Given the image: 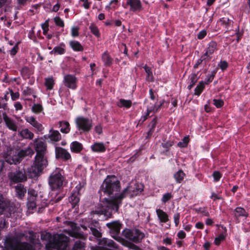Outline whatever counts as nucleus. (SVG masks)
Listing matches in <instances>:
<instances>
[{"label": "nucleus", "mask_w": 250, "mask_h": 250, "mask_svg": "<svg viewBox=\"0 0 250 250\" xmlns=\"http://www.w3.org/2000/svg\"><path fill=\"white\" fill-rule=\"evenodd\" d=\"M62 171L60 168H56L50 176L49 184L52 189H59L62 186L64 177Z\"/></svg>", "instance_id": "0eeeda50"}, {"label": "nucleus", "mask_w": 250, "mask_h": 250, "mask_svg": "<svg viewBox=\"0 0 250 250\" xmlns=\"http://www.w3.org/2000/svg\"><path fill=\"white\" fill-rule=\"evenodd\" d=\"M3 119L7 126L8 128L13 131H16L17 129V125L15 122L9 118L5 115H3Z\"/></svg>", "instance_id": "aec40b11"}, {"label": "nucleus", "mask_w": 250, "mask_h": 250, "mask_svg": "<svg viewBox=\"0 0 250 250\" xmlns=\"http://www.w3.org/2000/svg\"><path fill=\"white\" fill-rule=\"evenodd\" d=\"M75 123L78 129L81 131H89L92 126V121L82 116L77 117L75 120Z\"/></svg>", "instance_id": "6e6552de"}, {"label": "nucleus", "mask_w": 250, "mask_h": 250, "mask_svg": "<svg viewBox=\"0 0 250 250\" xmlns=\"http://www.w3.org/2000/svg\"><path fill=\"white\" fill-rule=\"evenodd\" d=\"M144 190V185L141 183H132L123 190L120 193V199H124L127 195L131 197L137 196Z\"/></svg>", "instance_id": "423d86ee"}, {"label": "nucleus", "mask_w": 250, "mask_h": 250, "mask_svg": "<svg viewBox=\"0 0 250 250\" xmlns=\"http://www.w3.org/2000/svg\"><path fill=\"white\" fill-rule=\"evenodd\" d=\"M43 138L45 139H49L52 142H57L61 139V135L58 130L51 129L48 134L44 135Z\"/></svg>", "instance_id": "2eb2a0df"}, {"label": "nucleus", "mask_w": 250, "mask_h": 250, "mask_svg": "<svg viewBox=\"0 0 250 250\" xmlns=\"http://www.w3.org/2000/svg\"><path fill=\"white\" fill-rule=\"evenodd\" d=\"M156 212L160 222L166 223L168 221V215L163 210L156 209Z\"/></svg>", "instance_id": "4be33fe9"}, {"label": "nucleus", "mask_w": 250, "mask_h": 250, "mask_svg": "<svg viewBox=\"0 0 250 250\" xmlns=\"http://www.w3.org/2000/svg\"><path fill=\"white\" fill-rule=\"evenodd\" d=\"M219 22L226 28H228L229 26L232 24V21L228 18L224 17L219 20Z\"/></svg>", "instance_id": "72a5a7b5"}, {"label": "nucleus", "mask_w": 250, "mask_h": 250, "mask_svg": "<svg viewBox=\"0 0 250 250\" xmlns=\"http://www.w3.org/2000/svg\"><path fill=\"white\" fill-rule=\"evenodd\" d=\"M102 60L106 65H109L112 62V59L106 52H104L103 54Z\"/></svg>", "instance_id": "f704fd0d"}, {"label": "nucleus", "mask_w": 250, "mask_h": 250, "mask_svg": "<svg viewBox=\"0 0 250 250\" xmlns=\"http://www.w3.org/2000/svg\"><path fill=\"white\" fill-rule=\"evenodd\" d=\"M16 191L20 198H21L23 197L26 192V189L23 188V186L21 184H18L16 187Z\"/></svg>", "instance_id": "cd10ccee"}, {"label": "nucleus", "mask_w": 250, "mask_h": 250, "mask_svg": "<svg viewBox=\"0 0 250 250\" xmlns=\"http://www.w3.org/2000/svg\"><path fill=\"white\" fill-rule=\"evenodd\" d=\"M164 102V101H163L162 103H161L160 104L158 105L157 107L155 105H152L148 107L147 109V112L146 114L145 115H143L142 117L139 121V122H141V123H143L147 118V117L149 116L151 112H155L158 111Z\"/></svg>", "instance_id": "6ab92c4d"}, {"label": "nucleus", "mask_w": 250, "mask_h": 250, "mask_svg": "<svg viewBox=\"0 0 250 250\" xmlns=\"http://www.w3.org/2000/svg\"><path fill=\"white\" fill-rule=\"evenodd\" d=\"M42 27L43 30V34L45 35L47 34L48 30V20L45 21V22L42 25Z\"/></svg>", "instance_id": "3c124183"}, {"label": "nucleus", "mask_w": 250, "mask_h": 250, "mask_svg": "<svg viewBox=\"0 0 250 250\" xmlns=\"http://www.w3.org/2000/svg\"><path fill=\"white\" fill-rule=\"evenodd\" d=\"M144 68L147 74L146 77V80L148 81H152L153 80V76L151 71V68L146 65L144 66Z\"/></svg>", "instance_id": "2f4dec72"}, {"label": "nucleus", "mask_w": 250, "mask_h": 250, "mask_svg": "<svg viewBox=\"0 0 250 250\" xmlns=\"http://www.w3.org/2000/svg\"><path fill=\"white\" fill-rule=\"evenodd\" d=\"M47 164V160L45 155L36 154L35 161L29 169V172L33 174L32 176H36L46 167Z\"/></svg>", "instance_id": "20e7f679"}, {"label": "nucleus", "mask_w": 250, "mask_h": 250, "mask_svg": "<svg viewBox=\"0 0 250 250\" xmlns=\"http://www.w3.org/2000/svg\"><path fill=\"white\" fill-rule=\"evenodd\" d=\"M35 200L36 199L28 198V202L27 203V207L28 209H33L36 208L37 203L35 201Z\"/></svg>", "instance_id": "79ce46f5"}, {"label": "nucleus", "mask_w": 250, "mask_h": 250, "mask_svg": "<svg viewBox=\"0 0 250 250\" xmlns=\"http://www.w3.org/2000/svg\"><path fill=\"white\" fill-rule=\"evenodd\" d=\"M63 83L64 85L69 88L75 89L77 87V79L73 75H65L64 77Z\"/></svg>", "instance_id": "f8f14e48"}, {"label": "nucleus", "mask_w": 250, "mask_h": 250, "mask_svg": "<svg viewBox=\"0 0 250 250\" xmlns=\"http://www.w3.org/2000/svg\"><path fill=\"white\" fill-rule=\"evenodd\" d=\"M126 3L125 7L127 6L130 7V11L135 12L140 11L141 9V2L140 0H124Z\"/></svg>", "instance_id": "ddd939ff"}, {"label": "nucleus", "mask_w": 250, "mask_h": 250, "mask_svg": "<svg viewBox=\"0 0 250 250\" xmlns=\"http://www.w3.org/2000/svg\"><path fill=\"white\" fill-rule=\"evenodd\" d=\"M25 119L27 122L32 125L38 132H42L44 129L42 125L39 123L35 118L33 116H25Z\"/></svg>", "instance_id": "dca6fc26"}, {"label": "nucleus", "mask_w": 250, "mask_h": 250, "mask_svg": "<svg viewBox=\"0 0 250 250\" xmlns=\"http://www.w3.org/2000/svg\"><path fill=\"white\" fill-rule=\"evenodd\" d=\"M7 250H35L34 247L26 243L19 242L17 239L7 238L4 243Z\"/></svg>", "instance_id": "7ed1b4c3"}, {"label": "nucleus", "mask_w": 250, "mask_h": 250, "mask_svg": "<svg viewBox=\"0 0 250 250\" xmlns=\"http://www.w3.org/2000/svg\"><path fill=\"white\" fill-rule=\"evenodd\" d=\"M82 2V5L85 9H88L90 7V3L88 2V0H80Z\"/></svg>", "instance_id": "680f3d73"}, {"label": "nucleus", "mask_w": 250, "mask_h": 250, "mask_svg": "<svg viewBox=\"0 0 250 250\" xmlns=\"http://www.w3.org/2000/svg\"><path fill=\"white\" fill-rule=\"evenodd\" d=\"M21 137L25 139H32L34 137V134L28 129H22L20 133Z\"/></svg>", "instance_id": "bb28decb"}, {"label": "nucleus", "mask_w": 250, "mask_h": 250, "mask_svg": "<svg viewBox=\"0 0 250 250\" xmlns=\"http://www.w3.org/2000/svg\"><path fill=\"white\" fill-rule=\"evenodd\" d=\"M34 146L37 152L36 154L45 155L46 150L45 143L41 139H36L34 141Z\"/></svg>", "instance_id": "9b49d317"}, {"label": "nucleus", "mask_w": 250, "mask_h": 250, "mask_svg": "<svg viewBox=\"0 0 250 250\" xmlns=\"http://www.w3.org/2000/svg\"><path fill=\"white\" fill-rule=\"evenodd\" d=\"M97 250H114L117 248V245L112 240L103 238L99 243Z\"/></svg>", "instance_id": "9d476101"}, {"label": "nucleus", "mask_w": 250, "mask_h": 250, "mask_svg": "<svg viewBox=\"0 0 250 250\" xmlns=\"http://www.w3.org/2000/svg\"><path fill=\"white\" fill-rule=\"evenodd\" d=\"M29 198L32 199H36L37 196V193L35 190L33 189H30L28 190Z\"/></svg>", "instance_id": "864d4df0"}, {"label": "nucleus", "mask_w": 250, "mask_h": 250, "mask_svg": "<svg viewBox=\"0 0 250 250\" xmlns=\"http://www.w3.org/2000/svg\"><path fill=\"white\" fill-rule=\"evenodd\" d=\"M178 237L180 239H183L186 237V233L183 230H180L177 234Z\"/></svg>", "instance_id": "0e129e2a"}, {"label": "nucleus", "mask_w": 250, "mask_h": 250, "mask_svg": "<svg viewBox=\"0 0 250 250\" xmlns=\"http://www.w3.org/2000/svg\"><path fill=\"white\" fill-rule=\"evenodd\" d=\"M226 237L223 233L220 234L217 237H216L214 240V243L216 245H219L220 243L223 241Z\"/></svg>", "instance_id": "c03bdc74"}, {"label": "nucleus", "mask_w": 250, "mask_h": 250, "mask_svg": "<svg viewBox=\"0 0 250 250\" xmlns=\"http://www.w3.org/2000/svg\"><path fill=\"white\" fill-rule=\"evenodd\" d=\"M79 27L77 26H72L71 29V35L73 37H76L79 35Z\"/></svg>", "instance_id": "37998d69"}, {"label": "nucleus", "mask_w": 250, "mask_h": 250, "mask_svg": "<svg viewBox=\"0 0 250 250\" xmlns=\"http://www.w3.org/2000/svg\"><path fill=\"white\" fill-rule=\"evenodd\" d=\"M207 35V31L205 30H201L197 35V38L199 40L203 39Z\"/></svg>", "instance_id": "13d9d810"}, {"label": "nucleus", "mask_w": 250, "mask_h": 250, "mask_svg": "<svg viewBox=\"0 0 250 250\" xmlns=\"http://www.w3.org/2000/svg\"><path fill=\"white\" fill-rule=\"evenodd\" d=\"M191 82L192 84L188 86L189 89H190L191 87L197 81L196 75L195 74H193L191 75L190 78Z\"/></svg>", "instance_id": "052dcab7"}, {"label": "nucleus", "mask_w": 250, "mask_h": 250, "mask_svg": "<svg viewBox=\"0 0 250 250\" xmlns=\"http://www.w3.org/2000/svg\"><path fill=\"white\" fill-rule=\"evenodd\" d=\"M118 105L119 107H125L129 108L131 105V102L130 100H125L124 99H120L118 103Z\"/></svg>", "instance_id": "473e14b6"}, {"label": "nucleus", "mask_w": 250, "mask_h": 250, "mask_svg": "<svg viewBox=\"0 0 250 250\" xmlns=\"http://www.w3.org/2000/svg\"><path fill=\"white\" fill-rule=\"evenodd\" d=\"M11 99L14 101L17 100L19 97V93L18 92L14 93L12 90H10Z\"/></svg>", "instance_id": "e2e57ef3"}, {"label": "nucleus", "mask_w": 250, "mask_h": 250, "mask_svg": "<svg viewBox=\"0 0 250 250\" xmlns=\"http://www.w3.org/2000/svg\"><path fill=\"white\" fill-rule=\"evenodd\" d=\"M185 176V174L184 172L182 170H180L174 174V177L177 182L181 183L184 180Z\"/></svg>", "instance_id": "c85d7f7f"}, {"label": "nucleus", "mask_w": 250, "mask_h": 250, "mask_svg": "<svg viewBox=\"0 0 250 250\" xmlns=\"http://www.w3.org/2000/svg\"><path fill=\"white\" fill-rule=\"evenodd\" d=\"M91 149L93 151L96 152H103L105 150V146L102 143H95L91 146Z\"/></svg>", "instance_id": "5701e85b"}, {"label": "nucleus", "mask_w": 250, "mask_h": 250, "mask_svg": "<svg viewBox=\"0 0 250 250\" xmlns=\"http://www.w3.org/2000/svg\"><path fill=\"white\" fill-rule=\"evenodd\" d=\"M172 198V195L170 193H167L165 194L161 200L163 203H166L167 201L170 200Z\"/></svg>", "instance_id": "603ef678"}, {"label": "nucleus", "mask_w": 250, "mask_h": 250, "mask_svg": "<svg viewBox=\"0 0 250 250\" xmlns=\"http://www.w3.org/2000/svg\"><path fill=\"white\" fill-rule=\"evenodd\" d=\"M71 226L72 228V230L69 231V234L73 237H79L80 234L78 233L77 232L76 227L75 226V225L74 224H72Z\"/></svg>", "instance_id": "a19ab883"}, {"label": "nucleus", "mask_w": 250, "mask_h": 250, "mask_svg": "<svg viewBox=\"0 0 250 250\" xmlns=\"http://www.w3.org/2000/svg\"><path fill=\"white\" fill-rule=\"evenodd\" d=\"M189 142V139L188 137H185L182 140V142H180L178 144V146L181 147H186Z\"/></svg>", "instance_id": "a18cd8bd"}, {"label": "nucleus", "mask_w": 250, "mask_h": 250, "mask_svg": "<svg viewBox=\"0 0 250 250\" xmlns=\"http://www.w3.org/2000/svg\"><path fill=\"white\" fill-rule=\"evenodd\" d=\"M54 22L55 24L58 25L60 26L61 27H63L64 26V22L59 17H56L54 19Z\"/></svg>", "instance_id": "de8ad7c7"}, {"label": "nucleus", "mask_w": 250, "mask_h": 250, "mask_svg": "<svg viewBox=\"0 0 250 250\" xmlns=\"http://www.w3.org/2000/svg\"><path fill=\"white\" fill-rule=\"evenodd\" d=\"M248 215V214L247 212L245 211V210L240 207L237 208L235 209V216L237 217L241 216L247 217Z\"/></svg>", "instance_id": "c756f323"}, {"label": "nucleus", "mask_w": 250, "mask_h": 250, "mask_svg": "<svg viewBox=\"0 0 250 250\" xmlns=\"http://www.w3.org/2000/svg\"><path fill=\"white\" fill-rule=\"evenodd\" d=\"M83 149V145L78 142H73L70 145V149L73 152L78 153Z\"/></svg>", "instance_id": "393cba45"}, {"label": "nucleus", "mask_w": 250, "mask_h": 250, "mask_svg": "<svg viewBox=\"0 0 250 250\" xmlns=\"http://www.w3.org/2000/svg\"><path fill=\"white\" fill-rule=\"evenodd\" d=\"M212 175L215 181H218L221 177V175L218 171L214 172Z\"/></svg>", "instance_id": "bf43d9fd"}, {"label": "nucleus", "mask_w": 250, "mask_h": 250, "mask_svg": "<svg viewBox=\"0 0 250 250\" xmlns=\"http://www.w3.org/2000/svg\"><path fill=\"white\" fill-rule=\"evenodd\" d=\"M44 84L47 89H52L54 84L53 78L52 77L45 78Z\"/></svg>", "instance_id": "7c9ffc66"}, {"label": "nucleus", "mask_w": 250, "mask_h": 250, "mask_svg": "<svg viewBox=\"0 0 250 250\" xmlns=\"http://www.w3.org/2000/svg\"><path fill=\"white\" fill-rule=\"evenodd\" d=\"M56 156L57 158H61L65 160L71 158L70 153L65 149L62 147H56L55 149Z\"/></svg>", "instance_id": "f3484780"}, {"label": "nucleus", "mask_w": 250, "mask_h": 250, "mask_svg": "<svg viewBox=\"0 0 250 250\" xmlns=\"http://www.w3.org/2000/svg\"><path fill=\"white\" fill-rule=\"evenodd\" d=\"M119 182L115 176H108L104 181L101 187V190L104 193L111 196V199L104 198L102 204V208L96 210L97 214H104L109 217L111 215L113 210L118 211L119 205L122 203V199H120L119 191Z\"/></svg>", "instance_id": "f257e3e1"}, {"label": "nucleus", "mask_w": 250, "mask_h": 250, "mask_svg": "<svg viewBox=\"0 0 250 250\" xmlns=\"http://www.w3.org/2000/svg\"><path fill=\"white\" fill-rule=\"evenodd\" d=\"M213 104L215 105L216 107H217V108H219V107H221L222 106H223V105L224 104V102L223 101L220 100L214 99L213 100Z\"/></svg>", "instance_id": "5fc2aeb1"}, {"label": "nucleus", "mask_w": 250, "mask_h": 250, "mask_svg": "<svg viewBox=\"0 0 250 250\" xmlns=\"http://www.w3.org/2000/svg\"><path fill=\"white\" fill-rule=\"evenodd\" d=\"M42 109V106L40 104H34L32 107V111L36 114L41 112Z\"/></svg>", "instance_id": "e433bc0d"}, {"label": "nucleus", "mask_w": 250, "mask_h": 250, "mask_svg": "<svg viewBox=\"0 0 250 250\" xmlns=\"http://www.w3.org/2000/svg\"><path fill=\"white\" fill-rule=\"evenodd\" d=\"M17 52V45H15L10 51V54L12 56L15 55Z\"/></svg>", "instance_id": "774afa93"}, {"label": "nucleus", "mask_w": 250, "mask_h": 250, "mask_svg": "<svg viewBox=\"0 0 250 250\" xmlns=\"http://www.w3.org/2000/svg\"><path fill=\"white\" fill-rule=\"evenodd\" d=\"M205 87V83L203 82H201L199 83V84L196 86L195 89V94L197 95H199Z\"/></svg>", "instance_id": "c9c22d12"}, {"label": "nucleus", "mask_w": 250, "mask_h": 250, "mask_svg": "<svg viewBox=\"0 0 250 250\" xmlns=\"http://www.w3.org/2000/svg\"><path fill=\"white\" fill-rule=\"evenodd\" d=\"M69 200L73 205L77 204L80 201L79 197L77 196V194L75 193L72 194V195L69 197Z\"/></svg>", "instance_id": "4c0bfd02"}, {"label": "nucleus", "mask_w": 250, "mask_h": 250, "mask_svg": "<svg viewBox=\"0 0 250 250\" xmlns=\"http://www.w3.org/2000/svg\"><path fill=\"white\" fill-rule=\"evenodd\" d=\"M91 32L96 36L99 37L100 34L97 27L94 24H91L89 26Z\"/></svg>", "instance_id": "ea45409f"}, {"label": "nucleus", "mask_w": 250, "mask_h": 250, "mask_svg": "<svg viewBox=\"0 0 250 250\" xmlns=\"http://www.w3.org/2000/svg\"><path fill=\"white\" fill-rule=\"evenodd\" d=\"M218 66L220 67L222 70L224 71L228 68V63L225 61H221L218 64Z\"/></svg>", "instance_id": "8fccbe9b"}, {"label": "nucleus", "mask_w": 250, "mask_h": 250, "mask_svg": "<svg viewBox=\"0 0 250 250\" xmlns=\"http://www.w3.org/2000/svg\"><path fill=\"white\" fill-rule=\"evenodd\" d=\"M31 150L29 148L27 150H11L5 157V161L10 164H16L21 161L22 157L29 154Z\"/></svg>", "instance_id": "39448f33"}, {"label": "nucleus", "mask_w": 250, "mask_h": 250, "mask_svg": "<svg viewBox=\"0 0 250 250\" xmlns=\"http://www.w3.org/2000/svg\"><path fill=\"white\" fill-rule=\"evenodd\" d=\"M84 247V243L83 242L78 240L77 241L73 247L74 250H83V248Z\"/></svg>", "instance_id": "58836bf2"}, {"label": "nucleus", "mask_w": 250, "mask_h": 250, "mask_svg": "<svg viewBox=\"0 0 250 250\" xmlns=\"http://www.w3.org/2000/svg\"><path fill=\"white\" fill-rule=\"evenodd\" d=\"M61 131L63 133H68L70 130V125L68 122L60 121L59 122Z\"/></svg>", "instance_id": "a878e982"}, {"label": "nucleus", "mask_w": 250, "mask_h": 250, "mask_svg": "<svg viewBox=\"0 0 250 250\" xmlns=\"http://www.w3.org/2000/svg\"><path fill=\"white\" fill-rule=\"evenodd\" d=\"M216 43L214 42H211L208 44V47L207 49L205 54L202 57L203 60L209 59L210 56L212 55L216 48Z\"/></svg>", "instance_id": "a211bd4d"}, {"label": "nucleus", "mask_w": 250, "mask_h": 250, "mask_svg": "<svg viewBox=\"0 0 250 250\" xmlns=\"http://www.w3.org/2000/svg\"><path fill=\"white\" fill-rule=\"evenodd\" d=\"M69 45L71 48L75 51H83V46L80 42L77 41L73 40L69 42Z\"/></svg>", "instance_id": "b1692460"}, {"label": "nucleus", "mask_w": 250, "mask_h": 250, "mask_svg": "<svg viewBox=\"0 0 250 250\" xmlns=\"http://www.w3.org/2000/svg\"><path fill=\"white\" fill-rule=\"evenodd\" d=\"M180 216V215L179 213H176L174 215L173 218L176 226H177L179 224Z\"/></svg>", "instance_id": "4d7b16f0"}, {"label": "nucleus", "mask_w": 250, "mask_h": 250, "mask_svg": "<svg viewBox=\"0 0 250 250\" xmlns=\"http://www.w3.org/2000/svg\"><path fill=\"white\" fill-rule=\"evenodd\" d=\"M9 177L14 183L21 182L26 180L25 173L21 171L10 173Z\"/></svg>", "instance_id": "4468645a"}, {"label": "nucleus", "mask_w": 250, "mask_h": 250, "mask_svg": "<svg viewBox=\"0 0 250 250\" xmlns=\"http://www.w3.org/2000/svg\"><path fill=\"white\" fill-rule=\"evenodd\" d=\"M42 239L49 238V242L46 244V247L48 248H55L58 250H64L66 248L68 238L63 234H55L53 237L49 233H46Z\"/></svg>", "instance_id": "f03ea898"}, {"label": "nucleus", "mask_w": 250, "mask_h": 250, "mask_svg": "<svg viewBox=\"0 0 250 250\" xmlns=\"http://www.w3.org/2000/svg\"><path fill=\"white\" fill-rule=\"evenodd\" d=\"M106 226L113 232L118 233L120 231L121 224L118 221H113L107 223Z\"/></svg>", "instance_id": "412c9836"}, {"label": "nucleus", "mask_w": 250, "mask_h": 250, "mask_svg": "<svg viewBox=\"0 0 250 250\" xmlns=\"http://www.w3.org/2000/svg\"><path fill=\"white\" fill-rule=\"evenodd\" d=\"M211 198L213 200H215L217 199H221V197L217 194L215 193H212L211 196Z\"/></svg>", "instance_id": "338daca9"}, {"label": "nucleus", "mask_w": 250, "mask_h": 250, "mask_svg": "<svg viewBox=\"0 0 250 250\" xmlns=\"http://www.w3.org/2000/svg\"><path fill=\"white\" fill-rule=\"evenodd\" d=\"M123 233L126 238L135 243L140 242L144 237V234L137 229L132 230L125 229Z\"/></svg>", "instance_id": "1a4fd4ad"}, {"label": "nucleus", "mask_w": 250, "mask_h": 250, "mask_svg": "<svg viewBox=\"0 0 250 250\" xmlns=\"http://www.w3.org/2000/svg\"><path fill=\"white\" fill-rule=\"evenodd\" d=\"M95 131L98 133L101 134L102 132V127L101 125H98L95 127Z\"/></svg>", "instance_id": "69168bd1"}, {"label": "nucleus", "mask_w": 250, "mask_h": 250, "mask_svg": "<svg viewBox=\"0 0 250 250\" xmlns=\"http://www.w3.org/2000/svg\"><path fill=\"white\" fill-rule=\"evenodd\" d=\"M90 230H91L92 234L94 236H95L97 237H99L101 236V233L98 230H97V229H94L92 227H90Z\"/></svg>", "instance_id": "6e6d98bb"}, {"label": "nucleus", "mask_w": 250, "mask_h": 250, "mask_svg": "<svg viewBox=\"0 0 250 250\" xmlns=\"http://www.w3.org/2000/svg\"><path fill=\"white\" fill-rule=\"evenodd\" d=\"M6 206L5 203L3 201L2 196L0 195V214H1Z\"/></svg>", "instance_id": "09e8293b"}, {"label": "nucleus", "mask_w": 250, "mask_h": 250, "mask_svg": "<svg viewBox=\"0 0 250 250\" xmlns=\"http://www.w3.org/2000/svg\"><path fill=\"white\" fill-rule=\"evenodd\" d=\"M64 49L61 46H56L54 48L52 52H54L55 53H57L58 54H63L64 53Z\"/></svg>", "instance_id": "49530a36"}]
</instances>
